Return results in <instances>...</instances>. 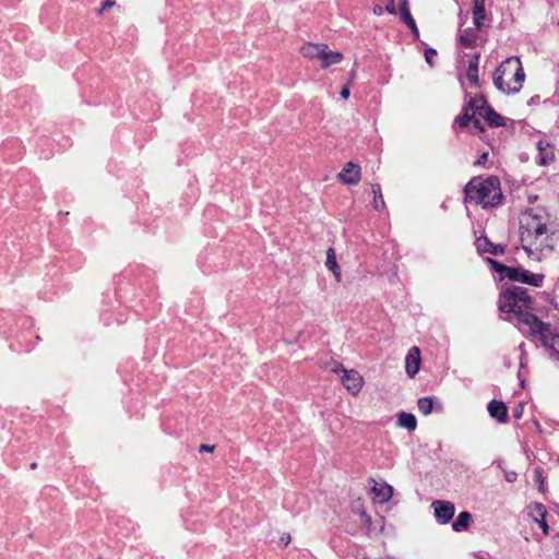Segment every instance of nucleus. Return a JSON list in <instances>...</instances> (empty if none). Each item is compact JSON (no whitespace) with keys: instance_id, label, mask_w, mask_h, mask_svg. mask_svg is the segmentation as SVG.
<instances>
[{"instance_id":"1","label":"nucleus","mask_w":559,"mask_h":559,"mask_svg":"<svg viewBox=\"0 0 559 559\" xmlns=\"http://www.w3.org/2000/svg\"><path fill=\"white\" fill-rule=\"evenodd\" d=\"M498 309L502 319L518 326L526 335L538 333L542 336L547 332L546 323L534 313V300L530 292L514 284L503 285L498 299Z\"/></svg>"},{"instance_id":"2","label":"nucleus","mask_w":559,"mask_h":559,"mask_svg":"<svg viewBox=\"0 0 559 559\" xmlns=\"http://www.w3.org/2000/svg\"><path fill=\"white\" fill-rule=\"evenodd\" d=\"M500 180L496 176L473 177L464 188V200L486 207H495L502 202Z\"/></svg>"},{"instance_id":"3","label":"nucleus","mask_w":559,"mask_h":559,"mask_svg":"<svg viewBox=\"0 0 559 559\" xmlns=\"http://www.w3.org/2000/svg\"><path fill=\"white\" fill-rule=\"evenodd\" d=\"M525 80L522 62L518 57L507 58L493 74L495 86L504 94H515L521 91Z\"/></svg>"},{"instance_id":"4","label":"nucleus","mask_w":559,"mask_h":559,"mask_svg":"<svg viewBox=\"0 0 559 559\" xmlns=\"http://www.w3.org/2000/svg\"><path fill=\"white\" fill-rule=\"evenodd\" d=\"M546 231V224L535 217L526 216L523 218L520 226V240L527 257L536 260L540 259L543 247L547 240Z\"/></svg>"},{"instance_id":"5","label":"nucleus","mask_w":559,"mask_h":559,"mask_svg":"<svg viewBox=\"0 0 559 559\" xmlns=\"http://www.w3.org/2000/svg\"><path fill=\"white\" fill-rule=\"evenodd\" d=\"M508 280L539 288L544 285L545 275L533 273L522 266H512Z\"/></svg>"},{"instance_id":"6","label":"nucleus","mask_w":559,"mask_h":559,"mask_svg":"<svg viewBox=\"0 0 559 559\" xmlns=\"http://www.w3.org/2000/svg\"><path fill=\"white\" fill-rule=\"evenodd\" d=\"M478 115L486 120L490 127H503L506 126V118L495 111L486 102V99L479 97Z\"/></svg>"},{"instance_id":"7","label":"nucleus","mask_w":559,"mask_h":559,"mask_svg":"<svg viewBox=\"0 0 559 559\" xmlns=\"http://www.w3.org/2000/svg\"><path fill=\"white\" fill-rule=\"evenodd\" d=\"M479 98H471L464 106L462 114L454 120V126L461 129L468 128L473 118L478 114Z\"/></svg>"},{"instance_id":"8","label":"nucleus","mask_w":559,"mask_h":559,"mask_svg":"<svg viewBox=\"0 0 559 559\" xmlns=\"http://www.w3.org/2000/svg\"><path fill=\"white\" fill-rule=\"evenodd\" d=\"M435 516L440 524L449 523L455 513V507L450 501L436 500L431 503Z\"/></svg>"},{"instance_id":"9","label":"nucleus","mask_w":559,"mask_h":559,"mask_svg":"<svg viewBox=\"0 0 559 559\" xmlns=\"http://www.w3.org/2000/svg\"><path fill=\"white\" fill-rule=\"evenodd\" d=\"M341 379L343 385L353 395L358 394L362 389L364 379L356 370H344V374Z\"/></svg>"},{"instance_id":"10","label":"nucleus","mask_w":559,"mask_h":559,"mask_svg":"<svg viewBox=\"0 0 559 559\" xmlns=\"http://www.w3.org/2000/svg\"><path fill=\"white\" fill-rule=\"evenodd\" d=\"M361 168L358 164L349 162L338 174V179L345 185L355 186L360 181Z\"/></svg>"},{"instance_id":"11","label":"nucleus","mask_w":559,"mask_h":559,"mask_svg":"<svg viewBox=\"0 0 559 559\" xmlns=\"http://www.w3.org/2000/svg\"><path fill=\"white\" fill-rule=\"evenodd\" d=\"M547 332L542 336L538 333H532L530 336L538 340L542 344L556 354L559 358V333L552 334L550 325L546 323Z\"/></svg>"},{"instance_id":"12","label":"nucleus","mask_w":559,"mask_h":559,"mask_svg":"<svg viewBox=\"0 0 559 559\" xmlns=\"http://www.w3.org/2000/svg\"><path fill=\"white\" fill-rule=\"evenodd\" d=\"M420 350L417 346H413L405 358V370L409 378H414L420 368Z\"/></svg>"},{"instance_id":"13","label":"nucleus","mask_w":559,"mask_h":559,"mask_svg":"<svg viewBox=\"0 0 559 559\" xmlns=\"http://www.w3.org/2000/svg\"><path fill=\"white\" fill-rule=\"evenodd\" d=\"M373 483L371 492L373 500L379 503H386L393 496V487L386 483H378L374 479H370Z\"/></svg>"},{"instance_id":"14","label":"nucleus","mask_w":559,"mask_h":559,"mask_svg":"<svg viewBox=\"0 0 559 559\" xmlns=\"http://www.w3.org/2000/svg\"><path fill=\"white\" fill-rule=\"evenodd\" d=\"M475 246L479 253H490L492 255H501L504 253V247L502 245L492 243L486 236L477 238Z\"/></svg>"},{"instance_id":"15","label":"nucleus","mask_w":559,"mask_h":559,"mask_svg":"<svg viewBox=\"0 0 559 559\" xmlns=\"http://www.w3.org/2000/svg\"><path fill=\"white\" fill-rule=\"evenodd\" d=\"M538 154L536 157V162L540 166L550 165L555 160V152L554 147L547 143L539 141L537 144Z\"/></svg>"},{"instance_id":"16","label":"nucleus","mask_w":559,"mask_h":559,"mask_svg":"<svg viewBox=\"0 0 559 559\" xmlns=\"http://www.w3.org/2000/svg\"><path fill=\"white\" fill-rule=\"evenodd\" d=\"M489 415L501 424L508 421V408L501 401L492 400L487 406Z\"/></svg>"},{"instance_id":"17","label":"nucleus","mask_w":559,"mask_h":559,"mask_svg":"<svg viewBox=\"0 0 559 559\" xmlns=\"http://www.w3.org/2000/svg\"><path fill=\"white\" fill-rule=\"evenodd\" d=\"M478 40V29L465 28L460 31L459 43L465 49L474 48Z\"/></svg>"},{"instance_id":"18","label":"nucleus","mask_w":559,"mask_h":559,"mask_svg":"<svg viewBox=\"0 0 559 559\" xmlns=\"http://www.w3.org/2000/svg\"><path fill=\"white\" fill-rule=\"evenodd\" d=\"M400 15L402 21L411 28L412 33L418 36V27L408 9V0L400 1Z\"/></svg>"},{"instance_id":"19","label":"nucleus","mask_w":559,"mask_h":559,"mask_svg":"<svg viewBox=\"0 0 559 559\" xmlns=\"http://www.w3.org/2000/svg\"><path fill=\"white\" fill-rule=\"evenodd\" d=\"M485 2L486 0H474L473 2V20L478 31L483 28L486 20Z\"/></svg>"},{"instance_id":"20","label":"nucleus","mask_w":559,"mask_h":559,"mask_svg":"<svg viewBox=\"0 0 559 559\" xmlns=\"http://www.w3.org/2000/svg\"><path fill=\"white\" fill-rule=\"evenodd\" d=\"M343 55L338 51L329 49V46H324V51L321 53L320 61L322 68H328L332 64H337L343 60Z\"/></svg>"},{"instance_id":"21","label":"nucleus","mask_w":559,"mask_h":559,"mask_svg":"<svg viewBox=\"0 0 559 559\" xmlns=\"http://www.w3.org/2000/svg\"><path fill=\"white\" fill-rule=\"evenodd\" d=\"M325 266L333 273L336 282L340 283L342 281V273L341 267L336 261L335 250L333 248H329L326 250Z\"/></svg>"},{"instance_id":"22","label":"nucleus","mask_w":559,"mask_h":559,"mask_svg":"<svg viewBox=\"0 0 559 559\" xmlns=\"http://www.w3.org/2000/svg\"><path fill=\"white\" fill-rule=\"evenodd\" d=\"M324 46L325 44L307 43L301 47L300 52L305 58L320 60L321 53L324 51Z\"/></svg>"},{"instance_id":"23","label":"nucleus","mask_w":559,"mask_h":559,"mask_svg":"<svg viewBox=\"0 0 559 559\" xmlns=\"http://www.w3.org/2000/svg\"><path fill=\"white\" fill-rule=\"evenodd\" d=\"M472 523V514L467 511L461 512L456 520L452 523V528L455 532L466 531Z\"/></svg>"},{"instance_id":"24","label":"nucleus","mask_w":559,"mask_h":559,"mask_svg":"<svg viewBox=\"0 0 559 559\" xmlns=\"http://www.w3.org/2000/svg\"><path fill=\"white\" fill-rule=\"evenodd\" d=\"M397 424L399 426L406 428L409 431L415 430L417 427L416 417L413 414L405 412L399 414Z\"/></svg>"},{"instance_id":"25","label":"nucleus","mask_w":559,"mask_h":559,"mask_svg":"<svg viewBox=\"0 0 559 559\" xmlns=\"http://www.w3.org/2000/svg\"><path fill=\"white\" fill-rule=\"evenodd\" d=\"M373 193V202L372 205L374 210L382 212L385 210V202L382 195L381 186L379 183H373L371 186Z\"/></svg>"},{"instance_id":"26","label":"nucleus","mask_w":559,"mask_h":559,"mask_svg":"<svg viewBox=\"0 0 559 559\" xmlns=\"http://www.w3.org/2000/svg\"><path fill=\"white\" fill-rule=\"evenodd\" d=\"M528 514L533 518V520H538L540 518H546L547 509L542 502H532L528 506Z\"/></svg>"},{"instance_id":"27","label":"nucleus","mask_w":559,"mask_h":559,"mask_svg":"<svg viewBox=\"0 0 559 559\" xmlns=\"http://www.w3.org/2000/svg\"><path fill=\"white\" fill-rule=\"evenodd\" d=\"M488 263L491 265L492 270L500 274L501 278L504 280L509 277L512 266L504 265L493 259H487Z\"/></svg>"},{"instance_id":"28","label":"nucleus","mask_w":559,"mask_h":559,"mask_svg":"<svg viewBox=\"0 0 559 559\" xmlns=\"http://www.w3.org/2000/svg\"><path fill=\"white\" fill-rule=\"evenodd\" d=\"M417 406H418L419 412L423 415L427 416V415L431 414L433 411V406H435L433 399L429 397V396L421 397L418 400Z\"/></svg>"},{"instance_id":"29","label":"nucleus","mask_w":559,"mask_h":559,"mask_svg":"<svg viewBox=\"0 0 559 559\" xmlns=\"http://www.w3.org/2000/svg\"><path fill=\"white\" fill-rule=\"evenodd\" d=\"M465 75L472 86H479L478 68L474 66H468Z\"/></svg>"},{"instance_id":"30","label":"nucleus","mask_w":559,"mask_h":559,"mask_svg":"<svg viewBox=\"0 0 559 559\" xmlns=\"http://www.w3.org/2000/svg\"><path fill=\"white\" fill-rule=\"evenodd\" d=\"M472 133H481L484 131V127L480 120L476 117L473 118L469 127Z\"/></svg>"},{"instance_id":"31","label":"nucleus","mask_w":559,"mask_h":559,"mask_svg":"<svg viewBox=\"0 0 559 559\" xmlns=\"http://www.w3.org/2000/svg\"><path fill=\"white\" fill-rule=\"evenodd\" d=\"M535 481L538 484V490L540 492H544L545 491L544 477H543L542 471L539 468L535 469Z\"/></svg>"},{"instance_id":"32","label":"nucleus","mask_w":559,"mask_h":559,"mask_svg":"<svg viewBox=\"0 0 559 559\" xmlns=\"http://www.w3.org/2000/svg\"><path fill=\"white\" fill-rule=\"evenodd\" d=\"M385 4V12L390 14H395V0H381Z\"/></svg>"},{"instance_id":"33","label":"nucleus","mask_w":559,"mask_h":559,"mask_svg":"<svg viewBox=\"0 0 559 559\" xmlns=\"http://www.w3.org/2000/svg\"><path fill=\"white\" fill-rule=\"evenodd\" d=\"M476 559H498L496 556L489 554L488 551H477L473 555Z\"/></svg>"},{"instance_id":"34","label":"nucleus","mask_w":559,"mask_h":559,"mask_svg":"<svg viewBox=\"0 0 559 559\" xmlns=\"http://www.w3.org/2000/svg\"><path fill=\"white\" fill-rule=\"evenodd\" d=\"M535 522L539 525L545 535L549 534V525L546 522V518H540L538 520H535Z\"/></svg>"},{"instance_id":"35","label":"nucleus","mask_w":559,"mask_h":559,"mask_svg":"<svg viewBox=\"0 0 559 559\" xmlns=\"http://www.w3.org/2000/svg\"><path fill=\"white\" fill-rule=\"evenodd\" d=\"M437 56V51L432 48H428L425 50V59L426 61L432 66V59Z\"/></svg>"},{"instance_id":"36","label":"nucleus","mask_w":559,"mask_h":559,"mask_svg":"<svg viewBox=\"0 0 559 559\" xmlns=\"http://www.w3.org/2000/svg\"><path fill=\"white\" fill-rule=\"evenodd\" d=\"M504 478L508 483H514L518 478V474L513 471L504 472Z\"/></svg>"},{"instance_id":"37","label":"nucleus","mask_w":559,"mask_h":559,"mask_svg":"<svg viewBox=\"0 0 559 559\" xmlns=\"http://www.w3.org/2000/svg\"><path fill=\"white\" fill-rule=\"evenodd\" d=\"M384 11H385V8L383 9L380 4H376L372 8V12L374 15H382Z\"/></svg>"},{"instance_id":"38","label":"nucleus","mask_w":559,"mask_h":559,"mask_svg":"<svg viewBox=\"0 0 559 559\" xmlns=\"http://www.w3.org/2000/svg\"><path fill=\"white\" fill-rule=\"evenodd\" d=\"M478 62H479V55L478 53H475L472 59L469 60V63L468 66H474L476 68H478Z\"/></svg>"},{"instance_id":"39","label":"nucleus","mask_w":559,"mask_h":559,"mask_svg":"<svg viewBox=\"0 0 559 559\" xmlns=\"http://www.w3.org/2000/svg\"><path fill=\"white\" fill-rule=\"evenodd\" d=\"M488 158V153H483L479 158L477 159V162L475 163V165H484L486 163Z\"/></svg>"},{"instance_id":"40","label":"nucleus","mask_w":559,"mask_h":559,"mask_svg":"<svg viewBox=\"0 0 559 559\" xmlns=\"http://www.w3.org/2000/svg\"><path fill=\"white\" fill-rule=\"evenodd\" d=\"M340 94H341L342 98L347 99V98L349 97V94H350V92H349V87H348V86H344V87L341 90V93H340Z\"/></svg>"},{"instance_id":"41","label":"nucleus","mask_w":559,"mask_h":559,"mask_svg":"<svg viewBox=\"0 0 559 559\" xmlns=\"http://www.w3.org/2000/svg\"><path fill=\"white\" fill-rule=\"evenodd\" d=\"M344 370H345V369H344L343 365H341V364H337V365L333 368V371H334V372H336V373H338V372H341V371L344 373Z\"/></svg>"},{"instance_id":"42","label":"nucleus","mask_w":559,"mask_h":559,"mask_svg":"<svg viewBox=\"0 0 559 559\" xmlns=\"http://www.w3.org/2000/svg\"><path fill=\"white\" fill-rule=\"evenodd\" d=\"M200 451H201V452H210V444H207V443H202V444L200 445Z\"/></svg>"},{"instance_id":"43","label":"nucleus","mask_w":559,"mask_h":559,"mask_svg":"<svg viewBox=\"0 0 559 559\" xmlns=\"http://www.w3.org/2000/svg\"><path fill=\"white\" fill-rule=\"evenodd\" d=\"M112 4H114L112 2L107 1V2H105V3L103 4V7H102V9H100L99 11L102 12L103 10H105V9H107V8H109V7H111Z\"/></svg>"},{"instance_id":"44","label":"nucleus","mask_w":559,"mask_h":559,"mask_svg":"<svg viewBox=\"0 0 559 559\" xmlns=\"http://www.w3.org/2000/svg\"><path fill=\"white\" fill-rule=\"evenodd\" d=\"M520 416H521V412H516L515 417L519 418Z\"/></svg>"},{"instance_id":"45","label":"nucleus","mask_w":559,"mask_h":559,"mask_svg":"<svg viewBox=\"0 0 559 559\" xmlns=\"http://www.w3.org/2000/svg\"><path fill=\"white\" fill-rule=\"evenodd\" d=\"M36 466H37V465H36V463H33V464L31 465V467H32V468H36Z\"/></svg>"},{"instance_id":"46","label":"nucleus","mask_w":559,"mask_h":559,"mask_svg":"<svg viewBox=\"0 0 559 559\" xmlns=\"http://www.w3.org/2000/svg\"><path fill=\"white\" fill-rule=\"evenodd\" d=\"M441 408H442V406L439 404V405L437 406V409H438V411H441Z\"/></svg>"},{"instance_id":"47","label":"nucleus","mask_w":559,"mask_h":559,"mask_svg":"<svg viewBox=\"0 0 559 559\" xmlns=\"http://www.w3.org/2000/svg\"><path fill=\"white\" fill-rule=\"evenodd\" d=\"M558 538H559V533L557 534Z\"/></svg>"},{"instance_id":"48","label":"nucleus","mask_w":559,"mask_h":559,"mask_svg":"<svg viewBox=\"0 0 559 559\" xmlns=\"http://www.w3.org/2000/svg\"><path fill=\"white\" fill-rule=\"evenodd\" d=\"M362 559H369V558H362Z\"/></svg>"}]
</instances>
